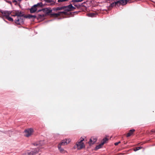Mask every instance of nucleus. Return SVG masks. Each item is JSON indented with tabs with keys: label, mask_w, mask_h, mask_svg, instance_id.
Returning a JSON list of instances; mask_svg holds the SVG:
<instances>
[{
	"label": "nucleus",
	"mask_w": 155,
	"mask_h": 155,
	"mask_svg": "<svg viewBox=\"0 0 155 155\" xmlns=\"http://www.w3.org/2000/svg\"><path fill=\"white\" fill-rule=\"evenodd\" d=\"M84 140L83 138H81L76 143L73 148L80 150L85 147V145L83 141Z\"/></svg>",
	"instance_id": "obj_1"
},
{
	"label": "nucleus",
	"mask_w": 155,
	"mask_h": 155,
	"mask_svg": "<svg viewBox=\"0 0 155 155\" xmlns=\"http://www.w3.org/2000/svg\"><path fill=\"white\" fill-rule=\"evenodd\" d=\"M58 10H64V11L68 12L74 11L75 9V8L71 4H70L69 5L67 6H64L61 7H57Z\"/></svg>",
	"instance_id": "obj_2"
},
{
	"label": "nucleus",
	"mask_w": 155,
	"mask_h": 155,
	"mask_svg": "<svg viewBox=\"0 0 155 155\" xmlns=\"http://www.w3.org/2000/svg\"><path fill=\"white\" fill-rule=\"evenodd\" d=\"M68 14V13L66 11H61L57 13H51L50 15L51 17L57 18L59 16L66 15Z\"/></svg>",
	"instance_id": "obj_3"
},
{
	"label": "nucleus",
	"mask_w": 155,
	"mask_h": 155,
	"mask_svg": "<svg viewBox=\"0 0 155 155\" xmlns=\"http://www.w3.org/2000/svg\"><path fill=\"white\" fill-rule=\"evenodd\" d=\"M33 129L32 128H30L25 130L24 131V135L27 137L30 136L33 132Z\"/></svg>",
	"instance_id": "obj_4"
},
{
	"label": "nucleus",
	"mask_w": 155,
	"mask_h": 155,
	"mask_svg": "<svg viewBox=\"0 0 155 155\" xmlns=\"http://www.w3.org/2000/svg\"><path fill=\"white\" fill-rule=\"evenodd\" d=\"M108 140V139L107 138H104L101 143L99 144V145L97 146L95 148V150H97L100 148H101L102 147L103 145L106 143V141H107Z\"/></svg>",
	"instance_id": "obj_5"
},
{
	"label": "nucleus",
	"mask_w": 155,
	"mask_h": 155,
	"mask_svg": "<svg viewBox=\"0 0 155 155\" xmlns=\"http://www.w3.org/2000/svg\"><path fill=\"white\" fill-rule=\"evenodd\" d=\"M39 151V150H34L30 152H26L23 154L22 155H35Z\"/></svg>",
	"instance_id": "obj_6"
},
{
	"label": "nucleus",
	"mask_w": 155,
	"mask_h": 155,
	"mask_svg": "<svg viewBox=\"0 0 155 155\" xmlns=\"http://www.w3.org/2000/svg\"><path fill=\"white\" fill-rule=\"evenodd\" d=\"M71 141V140L70 139H65L62 140V142L58 145H60L61 146L65 145L69 143Z\"/></svg>",
	"instance_id": "obj_7"
},
{
	"label": "nucleus",
	"mask_w": 155,
	"mask_h": 155,
	"mask_svg": "<svg viewBox=\"0 0 155 155\" xmlns=\"http://www.w3.org/2000/svg\"><path fill=\"white\" fill-rule=\"evenodd\" d=\"M1 13L4 16H5L6 18L11 13V12L10 11H4L1 12Z\"/></svg>",
	"instance_id": "obj_8"
},
{
	"label": "nucleus",
	"mask_w": 155,
	"mask_h": 155,
	"mask_svg": "<svg viewBox=\"0 0 155 155\" xmlns=\"http://www.w3.org/2000/svg\"><path fill=\"white\" fill-rule=\"evenodd\" d=\"M117 2L118 6L121 5H124L127 3V0H119Z\"/></svg>",
	"instance_id": "obj_9"
},
{
	"label": "nucleus",
	"mask_w": 155,
	"mask_h": 155,
	"mask_svg": "<svg viewBox=\"0 0 155 155\" xmlns=\"http://www.w3.org/2000/svg\"><path fill=\"white\" fill-rule=\"evenodd\" d=\"M97 141V139L94 137H92L91 138L90 141L89 142V143L90 145L94 144Z\"/></svg>",
	"instance_id": "obj_10"
},
{
	"label": "nucleus",
	"mask_w": 155,
	"mask_h": 155,
	"mask_svg": "<svg viewBox=\"0 0 155 155\" xmlns=\"http://www.w3.org/2000/svg\"><path fill=\"white\" fill-rule=\"evenodd\" d=\"M15 15L17 16V17H21L23 16L24 14L21 12H19L17 11L16 12Z\"/></svg>",
	"instance_id": "obj_11"
},
{
	"label": "nucleus",
	"mask_w": 155,
	"mask_h": 155,
	"mask_svg": "<svg viewBox=\"0 0 155 155\" xmlns=\"http://www.w3.org/2000/svg\"><path fill=\"white\" fill-rule=\"evenodd\" d=\"M37 10V8L36 7H35L34 5L30 9V11L31 13H33L35 12Z\"/></svg>",
	"instance_id": "obj_12"
},
{
	"label": "nucleus",
	"mask_w": 155,
	"mask_h": 155,
	"mask_svg": "<svg viewBox=\"0 0 155 155\" xmlns=\"http://www.w3.org/2000/svg\"><path fill=\"white\" fill-rule=\"evenodd\" d=\"M134 129H131L129 130V132L127 133V137H129L131 136L135 131Z\"/></svg>",
	"instance_id": "obj_13"
},
{
	"label": "nucleus",
	"mask_w": 155,
	"mask_h": 155,
	"mask_svg": "<svg viewBox=\"0 0 155 155\" xmlns=\"http://www.w3.org/2000/svg\"><path fill=\"white\" fill-rule=\"evenodd\" d=\"M45 11L47 15H49L52 13V10L49 9L48 8L45 9Z\"/></svg>",
	"instance_id": "obj_14"
},
{
	"label": "nucleus",
	"mask_w": 155,
	"mask_h": 155,
	"mask_svg": "<svg viewBox=\"0 0 155 155\" xmlns=\"http://www.w3.org/2000/svg\"><path fill=\"white\" fill-rule=\"evenodd\" d=\"M117 2H117H113V3H112L111 4V5H110L111 6V7H113L114 6H115L116 5L118 6V3Z\"/></svg>",
	"instance_id": "obj_15"
},
{
	"label": "nucleus",
	"mask_w": 155,
	"mask_h": 155,
	"mask_svg": "<svg viewBox=\"0 0 155 155\" xmlns=\"http://www.w3.org/2000/svg\"><path fill=\"white\" fill-rule=\"evenodd\" d=\"M58 148L61 152V153L63 152L64 150L63 149H62V148H61V146H60V145H58Z\"/></svg>",
	"instance_id": "obj_16"
},
{
	"label": "nucleus",
	"mask_w": 155,
	"mask_h": 155,
	"mask_svg": "<svg viewBox=\"0 0 155 155\" xmlns=\"http://www.w3.org/2000/svg\"><path fill=\"white\" fill-rule=\"evenodd\" d=\"M15 23L18 24H21L20 20L18 18V17H17V18L15 19Z\"/></svg>",
	"instance_id": "obj_17"
},
{
	"label": "nucleus",
	"mask_w": 155,
	"mask_h": 155,
	"mask_svg": "<svg viewBox=\"0 0 155 155\" xmlns=\"http://www.w3.org/2000/svg\"><path fill=\"white\" fill-rule=\"evenodd\" d=\"M42 5V2H40L39 3H38L36 5H34V6L36 7V8L37 7L39 6V7H41Z\"/></svg>",
	"instance_id": "obj_18"
},
{
	"label": "nucleus",
	"mask_w": 155,
	"mask_h": 155,
	"mask_svg": "<svg viewBox=\"0 0 155 155\" xmlns=\"http://www.w3.org/2000/svg\"><path fill=\"white\" fill-rule=\"evenodd\" d=\"M6 18L8 19V20L10 21H13V19L11 17H9V16L7 17Z\"/></svg>",
	"instance_id": "obj_19"
},
{
	"label": "nucleus",
	"mask_w": 155,
	"mask_h": 155,
	"mask_svg": "<svg viewBox=\"0 0 155 155\" xmlns=\"http://www.w3.org/2000/svg\"><path fill=\"white\" fill-rule=\"evenodd\" d=\"M83 0H72V2H79L82 1Z\"/></svg>",
	"instance_id": "obj_20"
},
{
	"label": "nucleus",
	"mask_w": 155,
	"mask_h": 155,
	"mask_svg": "<svg viewBox=\"0 0 155 155\" xmlns=\"http://www.w3.org/2000/svg\"><path fill=\"white\" fill-rule=\"evenodd\" d=\"M46 2H52V4H54L55 2L54 1H53V0H46Z\"/></svg>",
	"instance_id": "obj_21"
},
{
	"label": "nucleus",
	"mask_w": 155,
	"mask_h": 155,
	"mask_svg": "<svg viewBox=\"0 0 155 155\" xmlns=\"http://www.w3.org/2000/svg\"><path fill=\"white\" fill-rule=\"evenodd\" d=\"M141 148H142V147H136L134 149V151H137L138 150L141 149Z\"/></svg>",
	"instance_id": "obj_22"
},
{
	"label": "nucleus",
	"mask_w": 155,
	"mask_h": 155,
	"mask_svg": "<svg viewBox=\"0 0 155 155\" xmlns=\"http://www.w3.org/2000/svg\"><path fill=\"white\" fill-rule=\"evenodd\" d=\"M28 17L29 18H35L36 17V16H35V15H28Z\"/></svg>",
	"instance_id": "obj_23"
},
{
	"label": "nucleus",
	"mask_w": 155,
	"mask_h": 155,
	"mask_svg": "<svg viewBox=\"0 0 155 155\" xmlns=\"http://www.w3.org/2000/svg\"><path fill=\"white\" fill-rule=\"evenodd\" d=\"M153 133H155V129L151 130L150 133V135L152 134Z\"/></svg>",
	"instance_id": "obj_24"
},
{
	"label": "nucleus",
	"mask_w": 155,
	"mask_h": 155,
	"mask_svg": "<svg viewBox=\"0 0 155 155\" xmlns=\"http://www.w3.org/2000/svg\"><path fill=\"white\" fill-rule=\"evenodd\" d=\"M40 142V143H39V144L38 143H35V145H36V146L39 145H41V143H42L43 142V141H41Z\"/></svg>",
	"instance_id": "obj_25"
},
{
	"label": "nucleus",
	"mask_w": 155,
	"mask_h": 155,
	"mask_svg": "<svg viewBox=\"0 0 155 155\" xmlns=\"http://www.w3.org/2000/svg\"><path fill=\"white\" fill-rule=\"evenodd\" d=\"M57 9V7L53 8H52V10L54 11L57 12L58 11V10Z\"/></svg>",
	"instance_id": "obj_26"
},
{
	"label": "nucleus",
	"mask_w": 155,
	"mask_h": 155,
	"mask_svg": "<svg viewBox=\"0 0 155 155\" xmlns=\"http://www.w3.org/2000/svg\"><path fill=\"white\" fill-rule=\"evenodd\" d=\"M89 15L91 17H93L94 15L95 14L94 13H90L89 14Z\"/></svg>",
	"instance_id": "obj_27"
},
{
	"label": "nucleus",
	"mask_w": 155,
	"mask_h": 155,
	"mask_svg": "<svg viewBox=\"0 0 155 155\" xmlns=\"http://www.w3.org/2000/svg\"><path fill=\"white\" fill-rule=\"evenodd\" d=\"M120 143V141H119L118 142H116L115 143H114V145H115V146H117V145L119 143Z\"/></svg>",
	"instance_id": "obj_28"
},
{
	"label": "nucleus",
	"mask_w": 155,
	"mask_h": 155,
	"mask_svg": "<svg viewBox=\"0 0 155 155\" xmlns=\"http://www.w3.org/2000/svg\"><path fill=\"white\" fill-rule=\"evenodd\" d=\"M18 18L19 19V20H20V23H21L23 21L22 19L21 18V17H18Z\"/></svg>",
	"instance_id": "obj_29"
},
{
	"label": "nucleus",
	"mask_w": 155,
	"mask_h": 155,
	"mask_svg": "<svg viewBox=\"0 0 155 155\" xmlns=\"http://www.w3.org/2000/svg\"><path fill=\"white\" fill-rule=\"evenodd\" d=\"M13 2H17V1L15 0H14L13 1Z\"/></svg>",
	"instance_id": "obj_30"
},
{
	"label": "nucleus",
	"mask_w": 155,
	"mask_h": 155,
	"mask_svg": "<svg viewBox=\"0 0 155 155\" xmlns=\"http://www.w3.org/2000/svg\"><path fill=\"white\" fill-rule=\"evenodd\" d=\"M18 1L19 2H21V0H18Z\"/></svg>",
	"instance_id": "obj_31"
},
{
	"label": "nucleus",
	"mask_w": 155,
	"mask_h": 155,
	"mask_svg": "<svg viewBox=\"0 0 155 155\" xmlns=\"http://www.w3.org/2000/svg\"><path fill=\"white\" fill-rule=\"evenodd\" d=\"M12 16H16V15H12Z\"/></svg>",
	"instance_id": "obj_32"
},
{
	"label": "nucleus",
	"mask_w": 155,
	"mask_h": 155,
	"mask_svg": "<svg viewBox=\"0 0 155 155\" xmlns=\"http://www.w3.org/2000/svg\"><path fill=\"white\" fill-rule=\"evenodd\" d=\"M129 1V0H127V2Z\"/></svg>",
	"instance_id": "obj_33"
}]
</instances>
